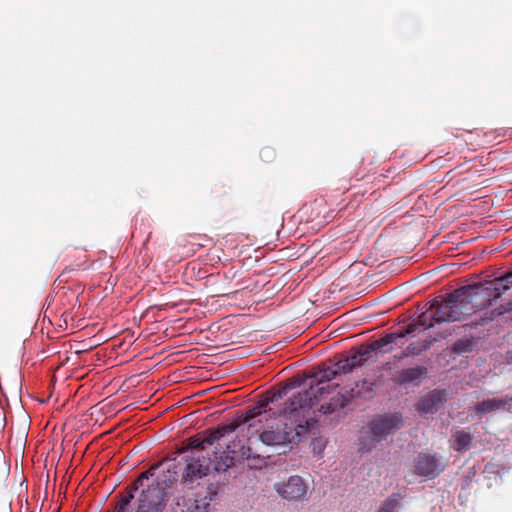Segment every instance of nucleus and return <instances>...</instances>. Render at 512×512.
Returning <instances> with one entry per match:
<instances>
[{"mask_svg":"<svg viewBox=\"0 0 512 512\" xmlns=\"http://www.w3.org/2000/svg\"><path fill=\"white\" fill-rule=\"evenodd\" d=\"M275 490L283 499L289 501L302 500L307 494L308 486L302 477L294 475L289 477L287 481L276 483Z\"/></svg>","mask_w":512,"mask_h":512,"instance_id":"0eeeda50","label":"nucleus"},{"mask_svg":"<svg viewBox=\"0 0 512 512\" xmlns=\"http://www.w3.org/2000/svg\"><path fill=\"white\" fill-rule=\"evenodd\" d=\"M443 469L444 465H442L436 453L422 452L416 458L415 473L419 476L432 479L439 475Z\"/></svg>","mask_w":512,"mask_h":512,"instance_id":"1a4fd4ad","label":"nucleus"},{"mask_svg":"<svg viewBox=\"0 0 512 512\" xmlns=\"http://www.w3.org/2000/svg\"><path fill=\"white\" fill-rule=\"evenodd\" d=\"M339 373H343L338 369V366H322L315 369L311 374L310 378L316 384L317 389H314L313 384L307 391H311L312 397L316 394L318 396L317 404L313 405V410H316L322 414H332L342 408H344L353 398L361 397V389L359 384H356L355 388H351L349 391L341 392L336 391L335 387L327 384L336 377Z\"/></svg>","mask_w":512,"mask_h":512,"instance_id":"f03ea898","label":"nucleus"},{"mask_svg":"<svg viewBox=\"0 0 512 512\" xmlns=\"http://www.w3.org/2000/svg\"><path fill=\"white\" fill-rule=\"evenodd\" d=\"M162 463L151 466L148 470L143 472L127 489L126 492L121 496L120 500L115 506L114 512H126L130 506L131 501L134 498V492H136L141 486L143 481L148 480L155 476V472L162 467Z\"/></svg>","mask_w":512,"mask_h":512,"instance_id":"9d476101","label":"nucleus"},{"mask_svg":"<svg viewBox=\"0 0 512 512\" xmlns=\"http://www.w3.org/2000/svg\"><path fill=\"white\" fill-rule=\"evenodd\" d=\"M511 310H512V301L507 303L506 306L504 307V309L500 310V308L498 307L495 310H493L492 312H490L489 316H485L484 318H482L481 324L483 325L489 321H492L496 315L499 316L500 314H503L504 312H508Z\"/></svg>","mask_w":512,"mask_h":512,"instance_id":"b1692460","label":"nucleus"},{"mask_svg":"<svg viewBox=\"0 0 512 512\" xmlns=\"http://www.w3.org/2000/svg\"><path fill=\"white\" fill-rule=\"evenodd\" d=\"M211 498L204 496L202 498H196L193 501L189 500L187 507L182 512H210L211 510Z\"/></svg>","mask_w":512,"mask_h":512,"instance_id":"aec40b11","label":"nucleus"},{"mask_svg":"<svg viewBox=\"0 0 512 512\" xmlns=\"http://www.w3.org/2000/svg\"><path fill=\"white\" fill-rule=\"evenodd\" d=\"M428 370L425 366L409 367L398 371L393 381L398 385L419 386L427 375Z\"/></svg>","mask_w":512,"mask_h":512,"instance_id":"f8f14e48","label":"nucleus"},{"mask_svg":"<svg viewBox=\"0 0 512 512\" xmlns=\"http://www.w3.org/2000/svg\"><path fill=\"white\" fill-rule=\"evenodd\" d=\"M303 382V379L293 377L278 390L267 392L254 405L247 407L246 411L242 414V422L249 423L250 426H252L251 421L256 418H259V422H262V418L266 420L268 417L280 418L282 428L277 427L273 429L271 427L260 434V440L264 444L270 446L298 444L301 438L315 424L313 405L317 404L318 396L315 394L312 397L313 393L311 391L297 393L285 403L284 408L278 411H274L270 407V404L281 400L291 389L300 387Z\"/></svg>","mask_w":512,"mask_h":512,"instance_id":"f257e3e1","label":"nucleus"},{"mask_svg":"<svg viewBox=\"0 0 512 512\" xmlns=\"http://www.w3.org/2000/svg\"><path fill=\"white\" fill-rule=\"evenodd\" d=\"M473 286L483 301L484 306H490L512 287V276L507 272L503 276L495 278L486 284L478 283Z\"/></svg>","mask_w":512,"mask_h":512,"instance_id":"423d86ee","label":"nucleus"},{"mask_svg":"<svg viewBox=\"0 0 512 512\" xmlns=\"http://www.w3.org/2000/svg\"><path fill=\"white\" fill-rule=\"evenodd\" d=\"M403 425L402 417L399 414H385L374 418L368 425L366 434L359 439V451L370 452L389 434L400 429Z\"/></svg>","mask_w":512,"mask_h":512,"instance_id":"20e7f679","label":"nucleus"},{"mask_svg":"<svg viewBox=\"0 0 512 512\" xmlns=\"http://www.w3.org/2000/svg\"><path fill=\"white\" fill-rule=\"evenodd\" d=\"M428 311L431 312V318L434 319V323L436 324H440L442 322H453V320L450 319V305L447 297L442 301L437 299L431 301L429 303Z\"/></svg>","mask_w":512,"mask_h":512,"instance_id":"dca6fc26","label":"nucleus"},{"mask_svg":"<svg viewBox=\"0 0 512 512\" xmlns=\"http://www.w3.org/2000/svg\"><path fill=\"white\" fill-rule=\"evenodd\" d=\"M401 498V494L393 493L384 501L378 512H398Z\"/></svg>","mask_w":512,"mask_h":512,"instance_id":"412c9836","label":"nucleus"},{"mask_svg":"<svg viewBox=\"0 0 512 512\" xmlns=\"http://www.w3.org/2000/svg\"><path fill=\"white\" fill-rule=\"evenodd\" d=\"M162 472L161 476L156 477L155 484L149 485L142 491L136 512H163L166 490L177 481L178 473L175 465H170L166 471Z\"/></svg>","mask_w":512,"mask_h":512,"instance_id":"7ed1b4c3","label":"nucleus"},{"mask_svg":"<svg viewBox=\"0 0 512 512\" xmlns=\"http://www.w3.org/2000/svg\"><path fill=\"white\" fill-rule=\"evenodd\" d=\"M208 472L209 464L205 460L195 456H188L186 466L182 472L181 483L187 488H192L194 483L205 477Z\"/></svg>","mask_w":512,"mask_h":512,"instance_id":"6e6552de","label":"nucleus"},{"mask_svg":"<svg viewBox=\"0 0 512 512\" xmlns=\"http://www.w3.org/2000/svg\"><path fill=\"white\" fill-rule=\"evenodd\" d=\"M370 355L371 354L366 344L364 343L357 348H352L347 356L342 357L335 363V366H338V369H340V371L343 373H347L350 372L353 368L367 362Z\"/></svg>","mask_w":512,"mask_h":512,"instance_id":"9b49d317","label":"nucleus"},{"mask_svg":"<svg viewBox=\"0 0 512 512\" xmlns=\"http://www.w3.org/2000/svg\"><path fill=\"white\" fill-rule=\"evenodd\" d=\"M243 423L242 419L240 421L234 420L233 422L229 424H224L221 426H218L215 429H208L203 432L204 442L206 446H211L215 442L219 441L224 436L234 432L240 424Z\"/></svg>","mask_w":512,"mask_h":512,"instance_id":"2eb2a0df","label":"nucleus"},{"mask_svg":"<svg viewBox=\"0 0 512 512\" xmlns=\"http://www.w3.org/2000/svg\"><path fill=\"white\" fill-rule=\"evenodd\" d=\"M420 324L417 320L409 323L405 329L403 330H400L402 334H404V337H406L407 335H410V334H413L415 333L419 328H420Z\"/></svg>","mask_w":512,"mask_h":512,"instance_id":"a878e982","label":"nucleus"},{"mask_svg":"<svg viewBox=\"0 0 512 512\" xmlns=\"http://www.w3.org/2000/svg\"><path fill=\"white\" fill-rule=\"evenodd\" d=\"M370 383L366 380H363L362 383H361V388H364L366 387L367 389H370Z\"/></svg>","mask_w":512,"mask_h":512,"instance_id":"cd10ccee","label":"nucleus"},{"mask_svg":"<svg viewBox=\"0 0 512 512\" xmlns=\"http://www.w3.org/2000/svg\"><path fill=\"white\" fill-rule=\"evenodd\" d=\"M445 396V390H433L420 400L418 410L424 414H433L437 412L443 405Z\"/></svg>","mask_w":512,"mask_h":512,"instance_id":"4468645a","label":"nucleus"},{"mask_svg":"<svg viewBox=\"0 0 512 512\" xmlns=\"http://www.w3.org/2000/svg\"><path fill=\"white\" fill-rule=\"evenodd\" d=\"M386 337L389 341V344L393 347H402L405 343L404 341V334L401 333V331H396L392 333L386 334Z\"/></svg>","mask_w":512,"mask_h":512,"instance_id":"4be33fe9","label":"nucleus"},{"mask_svg":"<svg viewBox=\"0 0 512 512\" xmlns=\"http://www.w3.org/2000/svg\"><path fill=\"white\" fill-rule=\"evenodd\" d=\"M241 455L243 458L247 459V460H250V459H253V460H257L258 462H261L262 460L259 458V456L255 457L253 454H252V450L250 447H243L242 448V452H241Z\"/></svg>","mask_w":512,"mask_h":512,"instance_id":"bb28decb","label":"nucleus"},{"mask_svg":"<svg viewBox=\"0 0 512 512\" xmlns=\"http://www.w3.org/2000/svg\"><path fill=\"white\" fill-rule=\"evenodd\" d=\"M473 436L465 429H453L450 447L459 453H465L471 448Z\"/></svg>","mask_w":512,"mask_h":512,"instance_id":"f3484780","label":"nucleus"},{"mask_svg":"<svg viewBox=\"0 0 512 512\" xmlns=\"http://www.w3.org/2000/svg\"><path fill=\"white\" fill-rule=\"evenodd\" d=\"M189 447L192 450H200L203 451L207 446L204 442V437H193L190 439Z\"/></svg>","mask_w":512,"mask_h":512,"instance_id":"393cba45","label":"nucleus"},{"mask_svg":"<svg viewBox=\"0 0 512 512\" xmlns=\"http://www.w3.org/2000/svg\"><path fill=\"white\" fill-rule=\"evenodd\" d=\"M432 345V341L430 339H419L410 343L401 353V356L397 357V359L401 360L408 357H416L419 356L424 351L428 350Z\"/></svg>","mask_w":512,"mask_h":512,"instance_id":"a211bd4d","label":"nucleus"},{"mask_svg":"<svg viewBox=\"0 0 512 512\" xmlns=\"http://www.w3.org/2000/svg\"><path fill=\"white\" fill-rule=\"evenodd\" d=\"M450 305V319L462 321L477 309L485 307L473 285L462 286L447 296Z\"/></svg>","mask_w":512,"mask_h":512,"instance_id":"39448f33","label":"nucleus"},{"mask_svg":"<svg viewBox=\"0 0 512 512\" xmlns=\"http://www.w3.org/2000/svg\"><path fill=\"white\" fill-rule=\"evenodd\" d=\"M416 320L419 322L423 329L431 328L436 325V323H434V319L431 318V312L428 310L421 313Z\"/></svg>","mask_w":512,"mask_h":512,"instance_id":"5701e85b","label":"nucleus"},{"mask_svg":"<svg viewBox=\"0 0 512 512\" xmlns=\"http://www.w3.org/2000/svg\"><path fill=\"white\" fill-rule=\"evenodd\" d=\"M512 405V397L492 398L483 400L475 406V411L479 416L495 412L498 410L509 411Z\"/></svg>","mask_w":512,"mask_h":512,"instance_id":"ddd939ff","label":"nucleus"},{"mask_svg":"<svg viewBox=\"0 0 512 512\" xmlns=\"http://www.w3.org/2000/svg\"><path fill=\"white\" fill-rule=\"evenodd\" d=\"M370 354L376 353V354H387L393 351V347L389 344V341L384 335L383 337L374 340L370 343H365Z\"/></svg>","mask_w":512,"mask_h":512,"instance_id":"6ab92c4d","label":"nucleus"}]
</instances>
